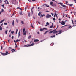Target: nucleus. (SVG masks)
Instances as JSON below:
<instances>
[{
  "label": "nucleus",
  "instance_id": "nucleus-1",
  "mask_svg": "<svg viewBox=\"0 0 76 76\" xmlns=\"http://www.w3.org/2000/svg\"><path fill=\"white\" fill-rule=\"evenodd\" d=\"M53 31V34H57V32H58V34H60L61 33V32H62V30H61L56 31V29H55Z\"/></svg>",
  "mask_w": 76,
  "mask_h": 76
},
{
  "label": "nucleus",
  "instance_id": "nucleus-2",
  "mask_svg": "<svg viewBox=\"0 0 76 76\" xmlns=\"http://www.w3.org/2000/svg\"><path fill=\"white\" fill-rule=\"evenodd\" d=\"M51 15L49 14H47L46 16V18H51Z\"/></svg>",
  "mask_w": 76,
  "mask_h": 76
},
{
  "label": "nucleus",
  "instance_id": "nucleus-3",
  "mask_svg": "<svg viewBox=\"0 0 76 76\" xmlns=\"http://www.w3.org/2000/svg\"><path fill=\"white\" fill-rule=\"evenodd\" d=\"M12 3L14 4H16V0H13L12 1Z\"/></svg>",
  "mask_w": 76,
  "mask_h": 76
},
{
  "label": "nucleus",
  "instance_id": "nucleus-4",
  "mask_svg": "<svg viewBox=\"0 0 76 76\" xmlns=\"http://www.w3.org/2000/svg\"><path fill=\"white\" fill-rule=\"evenodd\" d=\"M1 53L3 56H6V55H7V54H9V53H3L2 52H1Z\"/></svg>",
  "mask_w": 76,
  "mask_h": 76
},
{
  "label": "nucleus",
  "instance_id": "nucleus-5",
  "mask_svg": "<svg viewBox=\"0 0 76 76\" xmlns=\"http://www.w3.org/2000/svg\"><path fill=\"white\" fill-rule=\"evenodd\" d=\"M61 24L62 25H65V24H66V23H65V22H64V21H62V22L61 23Z\"/></svg>",
  "mask_w": 76,
  "mask_h": 76
},
{
  "label": "nucleus",
  "instance_id": "nucleus-6",
  "mask_svg": "<svg viewBox=\"0 0 76 76\" xmlns=\"http://www.w3.org/2000/svg\"><path fill=\"white\" fill-rule=\"evenodd\" d=\"M29 47V45H27L23 46V47Z\"/></svg>",
  "mask_w": 76,
  "mask_h": 76
},
{
  "label": "nucleus",
  "instance_id": "nucleus-7",
  "mask_svg": "<svg viewBox=\"0 0 76 76\" xmlns=\"http://www.w3.org/2000/svg\"><path fill=\"white\" fill-rule=\"evenodd\" d=\"M52 6L53 7H56V4H53L52 5Z\"/></svg>",
  "mask_w": 76,
  "mask_h": 76
},
{
  "label": "nucleus",
  "instance_id": "nucleus-8",
  "mask_svg": "<svg viewBox=\"0 0 76 76\" xmlns=\"http://www.w3.org/2000/svg\"><path fill=\"white\" fill-rule=\"evenodd\" d=\"M39 41V40L36 39L35 40H34V42H38Z\"/></svg>",
  "mask_w": 76,
  "mask_h": 76
},
{
  "label": "nucleus",
  "instance_id": "nucleus-9",
  "mask_svg": "<svg viewBox=\"0 0 76 76\" xmlns=\"http://www.w3.org/2000/svg\"><path fill=\"white\" fill-rule=\"evenodd\" d=\"M5 20L4 19L2 20L0 22V23H2V22H3Z\"/></svg>",
  "mask_w": 76,
  "mask_h": 76
},
{
  "label": "nucleus",
  "instance_id": "nucleus-10",
  "mask_svg": "<svg viewBox=\"0 0 76 76\" xmlns=\"http://www.w3.org/2000/svg\"><path fill=\"white\" fill-rule=\"evenodd\" d=\"M52 25L50 26V28H52L53 27V26H54V25H53V23H52Z\"/></svg>",
  "mask_w": 76,
  "mask_h": 76
},
{
  "label": "nucleus",
  "instance_id": "nucleus-11",
  "mask_svg": "<svg viewBox=\"0 0 76 76\" xmlns=\"http://www.w3.org/2000/svg\"><path fill=\"white\" fill-rule=\"evenodd\" d=\"M41 12H39L38 14V15L39 16H40V15H41Z\"/></svg>",
  "mask_w": 76,
  "mask_h": 76
},
{
  "label": "nucleus",
  "instance_id": "nucleus-12",
  "mask_svg": "<svg viewBox=\"0 0 76 76\" xmlns=\"http://www.w3.org/2000/svg\"><path fill=\"white\" fill-rule=\"evenodd\" d=\"M34 43H32L31 44V45H29V47H31V46H33V45H34Z\"/></svg>",
  "mask_w": 76,
  "mask_h": 76
},
{
  "label": "nucleus",
  "instance_id": "nucleus-13",
  "mask_svg": "<svg viewBox=\"0 0 76 76\" xmlns=\"http://www.w3.org/2000/svg\"><path fill=\"white\" fill-rule=\"evenodd\" d=\"M23 35H26V31H24L23 32Z\"/></svg>",
  "mask_w": 76,
  "mask_h": 76
},
{
  "label": "nucleus",
  "instance_id": "nucleus-14",
  "mask_svg": "<svg viewBox=\"0 0 76 76\" xmlns=\"http://www.w3.org/2000/svg\"><path fill=\"white\" fill-rule=\"evenodd\" d=\"M49 32V31L48 30L47 31H46L45 32V33H44V35H45V34H47V32Z\"/></svg>",
  "mask_w": 76,
  "mask_h": 76
},
{
  "label": "nucleus",
  "instance_id": "nucleus-15",
  "mask_svg": "<svg viewBox=\"0 0 76 76\" xmlns=\"http://www.w3.org/2000/svg\"><path fill=\"white\" fill-rule=\"evenodd\" d=\"M11 51L13 53V52H14V51H15V50L14 49H12L11 50Z\"/></svg>",
  "mask_w": 76,
  "mask_h": 76
},
{
  "label": "nucleus",
  "instance_id": "nucleus-16",
  "mask_svg": "<svg viewBox=\"0 0 76 76\" xmlns=\"http://www.w3.org/2000/svg\"><path fill=\"white\" fill-rule=\"evenodd\" d=\"M56 37V36L55 35H54L53 36H50V38H54V37Z\"/></svg>",
  "mask_w": 76,
  "mask_h": 76
},
{
  "label": "nucleus",
  "instance_id": "nucleus-17",
  "mask_svg": "<svg viewBox=\"0 0 76 76\" xmlns=\"http://www.w3.org/2000/svg\"><path fill=\"white\" fill-rule=\"evenodd\" d=\"M69 26L68 27L69 29H70V28H72V27H73L72 26H72H71L69 25Z\"/></svg>",
  "mask_w": 76,
  "mask_h": 76
},
{
  "label": "nucleus",
  "instance_id": "nucleus-18",
  "mask_svg": "<svg viewBox=\"0 0 76 76\" xmlns=\"http://www.w3.org/2000/svg\"><path fill=\"white\" fill-rule=\"evenodd\" d=\"M28 16H29V17H30L31 16V13L30 12L28 13Z\"/></svg>",
  "mask_w": 76,
  "mask_h": 76
},
{
  "label": "nucleus",
  "instance_id": "nucleus-19",
  "mask_svg": "<svg viewBox=\"0 0 76 76\" xmlns=\"http://www.w3.org/2000/svg\"><path fill=\"white\" fill-rule=\"evenodd\" d=\"M58 4H60V5H63V4L62 3H58Z\"/></svg>",
  "mask_w": 76,
  "mask_h": 76
},
{
  "label": "nucleus",
  "instance_id": "nucleus-20",
  "mask_svg": "<svg viewBox=\"0 0 76 76\" xmlns=\"http://www.w3.org/2000/svg\"><path fill=\"white\" fill-rule=\"evenodd\" d=\"M0 31H2V27L1 26H0Z\"/></svg>",
  "mask_w": 76,
  "mask_h": 76
},
{
  "label": "nucleus",
  "instance_id": "nucleus-21",
  "mask_svg": "<svg viewBox=\"0 0 76 76\" xmlns=\"http://www.w3.org/2000/svg\"><path fill=\"white\" fill-rule=\"evenodd\" d=\"M34 9V7H33L31 9V12L32 15V14H33V11H32V9Z\"/></svg>",
  "mask_w": 76,
  "mask_h": 76
},
{
  "label": "nucleus",
  "instance_id": "nucleus-22",
  "mask_svg": "<svg viewBox=\"0 0 76 76\" xmlns=\"http://www.w3.org/2000/svg\"><path fill=\"white\" fill-rule=\"evenodd\" d=\"M12 24L13 26H14V20L13 21Z\"/></svg>",
  "mask_w": 76,
  "mask_h": 76
},
{
  "label": "nucleus",
  "instance_id": "nucleus-23",
  "mask_svg": "<svg viewBox=\"0 0 76 76\" xmlns=\"http://www.w3.org/2000/svg\"><path fill=\"white\" fill-rule=\"evenodd\" d=\"M40 30V31H42H42H44V29L42 28H41Z\"/></svg>",
  "mask_w": 76,
  "mask_h": 76
},
{
  "label": "nucleus",
  "instance_id": "nucleus-24",
  "mask_svg": "<svg viewBox=\"0 0 76 76\" xmlns=\"http://www.w3.org/2000/svg\"><path fill=\"white\" fill-rule=\"evenodd\" d=\"M7 31H8V30H6L5 31V33L6 34H7Z\"/></svg>",
  "mask_w": 76,
  "mask_h": 76
},
{
  "label": "nucleus",
  "instance_id": "nucleus-25",
  "mask_svg": "<svg viewBox=\"0 0 76 76\" xmlns=\"http://www.w3.org/2000/svg\"><path fill=\"white\" fill-rule=\"evenodd\" d=\"M53 2H50V5H53Z\"/></svg>",
  "mask_w": 76,
  "mask_h": 76
},
{
  "label": "nucleus",
  "instance_id": "nucleus-26",
  "mask_svg": "<svg viewBox=\"0 0 76 76\" xmlns=\"http://www.w3.org/2000/svg\"><path fill=\"white\" fill-rule=\"evenodd\" d=\"M31 38V36L30 35L28 37V39H30Z\"/></svg>",
  "mask_w": 76,
  "mask_h": 76
},
{
  "label": "nucleus",
  "instance_id": "nucleus-27",
  "mask_svg": "<svg viewBox=\"0 0 76 76\" xmlns=\"http://www.w3.org/2000/svg\"><path fill=\"white\" fill-rule=\"evenodd\" d=\"M53 33V31H50V32H49V34H51V33Z\"/></svg>",
  "mask_w": 76,
  "mask_h": 76
},
{
  "label": "nucleus",
  "instance_id": "nucleus-28",
  "mask_svg": "<svg viewBox=\"0 0 76 76\" xmlns=\"http://www.w3.org/2000/svg\"><path fill=\"white\" fill-rule=\"evenodd\" d=\"M16 9H20L21 10H22V9L20 8V7H17L16 8Z\"/></svg>",
  "mask_w": 76,
  "mask_h": 76
},
{
  "label": "nucleus",
  "instance_id": "nucleus-29",
  "mask_svg": "<svg viewBox=\"0 0 76 76\" xmlns=\"http://www.w3.org/2000/svg\"><path fill=\"white\" fill-rule=\"evenodd\" d=\"M18 29H17L16 30V34H17V32H18Z\"/></svg>",
  "mask_w": 76,
  "mask_h": 76
},
{
  "label": "nucleus",
  "instance_id": "nucleus-30",
  "mask_svg": "<svg viewBox=\"0 0 76 76\" xmlns=\"http://www.w3.org/2000/svg\"><path fill=\"white\" fill-rule=\"evenodd\" d=\"M44 29H45V30H48V28H43Z\"/></svg>",
  "mask_w": 76,
  "mask_h": 76
},
{
  "label": "nucleus",
  "instance_id": "nucleus-31",
  "mask_svg": "<svg viewBox=\"0 0 76 76\" xmlns=\"http://www.w3.org/2000/svg\"><path fill=\"white\" fill-rule=\"evenodd\" d=\"M45 16V15H44V14H43V15H42V17H43V16Z\"/></svg>",
  "mask_w": 76,
  "mask_h": 76
},
{
  "label": "nucleus",
  "instance_id": "nucleus-32",
  "mask_svg": "<svg viewBox=\"0 0 76 76\" xmlns=\"http://www.w3.org/2000/svg\"><path fill=\"white\" fill-rule=\"evenodd\" d=\"M18 41H20V40H16V42H18Z\"/></svg>",
  "mask_w": 76,
  "mask_h": 76
},
{
  "label": "nucleus",
  "instance_id": "nucleus-33",
  "mask_svg": "<svg viewBox=\"0 0 76 76\" xmlns=\"http://www.w3.org/2000/svg\"><path fill=\"white\" fill-rule=\"evenodd\" d=\"M21 23L22 24H24V23L23 22V21H21Z\"/></svg>",
  "mask_w": 76,
  "mask_h": 76
},
{
  "label": "nucleus",
  "instance_id": "nucleus-34",
  "mask_svg": "<svg viewBox=\"0 0 76 76\" xmlns=\"http://www.w3.org/2000/svg\"><path fill=\"white\" fill-rule=\"evenodd\" d=\"M6 0V1L7 2V4H9V2L8 1H7V0Z\"/></svg>",
  "mask_w": 76,
  "mask_h": 76
},
{
  "label": "nucleus",
  "instance_id": "nucleus-35",
  "mask_svg": "<svg viewBox=\"0 0 76 76\" xmlns=\"http://www.w3.org/2000/svg\"><path fill=\"white\" fill-rule=\"evenodd\" d=\"M45 6H46V7H50V6H49V5H47V4H45Z\"/></svg>",
  "mask_w": 76,
  "mask_h": 76
},
{
  "label": "nucleus",
  "instance_id": "nucleus-36",
  "mask_svg": "<svg viewBox=\"0 0 76 76\" xmlns=\"http://www.w3.org/2000/svg\"><path fill=\"white\" fill-rule=\"evenodd\" d=\"M11 34H14V31H12L11 32Z\"/></svg>",
  "mask_w": 76,
  "mask_h": 76
},
{
  "label": "nucleus",
  "instance_id": "nucleus-37",
  "mask_svg": "<svg viewBox=\"0 0 76 76\" xmlns=\"http://www.w3.org/2000/svg\"><path fill=\"white\" fill-rule=\"evenodd\" d=\"M46 24H47L48 25H49V23H48V22H47L46 23Z\"/></svg>",
  "mask_w": 76,
  "mask_h": 76
},
{
  "label": "nucleus",
  "instance_id": "nucleus-38",
  "mask_svg": "<svg viewBox=\"0 0 76 76\" xmlns=\"http://www.w3.org/2000/svg\"><path fill=\"white\" fill-rule=\"evenodd\" d=\"M53 20H54V21L56 20V18H53Z\"/></svg>",
  "mask_w": 76,
  "mask_h": 76
},
{
  "label": "nucleus",
  "instance_id": "nucleus-39",
  "mask_svg": "<svg viewBox=\"0 0 76 76\" xmlns=\"http://www.w3.org/2000/svg\"><path fill=\"white\" fill-rule=\"evenodd\" d=\"M25 28H23V32H25Z\"/></svg>",
  "mask_w": 76,
  "mask_h": 76
},
{
  "label": "nucleus",
  "instance_id": "nucleus-40",
  "mask_svg": "<svg viewBox=\"0 0 76 76\" xmlns=\"http://www.w3.org/2000/svg\"><path fill=\"white\" fill-rule=\"evenodd\" d=\"M31 1H33V2H34V1H36L37 0H31Z\"/></svg>",
  "mask_w": 76,
  "mask_h": 76
},
{
  "label": "nucleus",
  "instance_id": "nucleus-41",
  "mask_svg": "<svg viewBox=\"0 0 76 76\" xmlns=\"http://www.w3.org/2000/svg\"><path fill=\"white\" fill-rule=\"evenodd\" d=\"M4 25H7V23H4Z\"/></svg>",
  "mask_w": 76,
  "mask_h": 76
},
{
  "label": "nucleus",
  "instance_id": "nucleus-42",
  "mask_svg": "<svg viewBox=\"0 0 76 76\" xmlns=\"http://www.w3.org/2000/svg\"><path fill=\"white\" fill-rule=\"evenodd\" d=\"M55 15H56V17H58L57 16V14H56V13H55Z\"/></svg>",
  "mask_w": 76,
  "mask_h": 76
},
{
  "label": "nucleus",
  "instance_id": "nucleus-43",
  "mask_svg": "<svg viewBox=\"0 0 76 76\" xmlns=\"http://www.w3.org/2000/svg\"><path fill=\"white\" fill-rule=\"evenodd\" d=\"M1 12H4V10L3 9H2V10H1Z\"/></svg>",
  "mask_w": 76,
  "mask_h": 76
},
{
  "label": "nucleus",
  "instance_id": "nucleus-44",
  "mask_svg": "<svg viewBox=\"0 0 76 76\" xmlns=\"http://www.w3.org/2000/svg\"><path fill=\"white\" fill-rule=\"evenodd\" d=\"M69 6H73V4H70L69 5Z\"/></svg>",
  "mask_w": 76,
  "mask_h": 76
},
{
  "label": "nucleus",
  "instance_id": "nucleus-45",
  "mask_svg": "<svg viewBox=\"0 0 76 76\" xmlns=\"http://www.w3.org/2000/svg\"><path fill=\"white\" fill-rule=\"evenodd\" d=\"M68 3V2H67V1H66V4H67Z\"/></svg>",
  "mask_w": 76,
  "mask_h": 76
},
{
  "label": "nucleus",
  "instance_id": "nucleus-46",
  "mask_svg": "<svg viewBox=\"0 0 76 76\" xmlns=\"http://www.w3.org/2000/svg\"><path fill=\"white\" fill-rule=\"evenodd\" d=\"M62 6L63 7H66L65 5H62Z\"/></svg>",
  "mask_w": 76,
  "mask_h": 76
},
{
  "label": "nucleus",
  "instance_id": "nucleus-47",
  "mask_svg": "<svg viewBox=\"0 0 76 76\" xmlns=\"http://www.w3.org/2000/svg\"><path fill=\"white\" fill-rule=\"evenodd\" d=\"M16 21L17 22H19V20H18V19H16Z\"/></svg>",
  "mask_w": 76,
  "mask_h": 76
},
{
  "label": "nucleus",
  "instance_id": "nucleus-48",
  "mask_svg": "<svg viewBox=\"0 0 76 76\" xmlns=\"http://www.w3.org/2000/svg\"><path fill=\"white\" fill-rule=\"evenodd\" d=\"M26 9H27L26 7H25V11H26Z\"/></svg>",
  "mask_w": 76,
  "mask_h": 76
},
{
  "label": "nucleus",
  "instance_id": "nucleus-49",
  "mask_svg": "<svg viewBox=\"0 0 76 76\" xmlns=\"http://www.w3.org/2000/svg\"><path fill=\"white\" fill-rule=\"evenodd\" d=\"M20 31H19V33H18V35H19V36H20Z\"/></svg>",
  "mask_w": 76,
  "mask_h": 76
},
{
  "label": "nucleus",
  "instance_id": "nucleus-50",
  "mask_svg": "<svg viewBox=\"0 0 76 76\" xmlns=\"http://www.w3.org/2000/svg\"><path fill=\"white\" fill-rule=\"evenodd\" d=\"M14 42H15V43H16L17 42L16 41V40H15L14 41Z\"/></svg>",
  "mask_w": 76,
  "mask_h": 76
},
{
  "label": "nucleus",
  "instance_id": "nucleus-51",
  "mask_svg": "<svg viewBox=\"0 0 76 76\" xmlns=\"http://www.w3.org/2000/svg\"><path fill=\"white\" fill-rule=\"evenodd\" d=\"M14 38V36H12V39H13Z\"/></svg>",
  "mask_w": 76,
  "mask_h": 76
},
{
  "label": "nucleus",
  "instance_id": "nucleus-52",
  "mask_svg": "<svg viewBox=\"0 0 76 76\" xmlns=\"http://www.w3.org/2000/svg\"><path fill=\"white\" fill-rule=\"evenodd\" d=\"M31 27H32V28H34L33 27V25H32V24H31Z\"/></svg>",
  "mask_w": 76,
  "mask_h": 76
},
{
  "label": "nucleus",
  "instance_id": "nucleus-53",
  "mask_svg": "<svg viewBox=\"0 0 76 76\" xmlns=\"http://www.w3.org/2000/svg\"><path fill=\"white\" fill-rule=\"evenodd\" d=\"M22 12H20V15H22L23 14H22Z\"/></svg>",
  "mask_w": 76,
  "mask_h": 76
},
{
  "label": "nucleus",
  "instance_id": "nucleus-54",
  "mask_svg": "<svg viewBox=\"0 0 76 76\" xmlns=\"http://www.w3.org/2000/svg\"><path fill=\"white\" fill-rule=\"evenodd\" d=\"M2 7L4 8V4L2 5Z\"/></svg>",
  "mask_w": 76,
  "mask_h": 76
},
{
  "label": "nucleus",
  "instance_id": "nucleus-55",
  "mask_svg": "<svg viewBox=\"0 0 76 76\" xmlns=\"http://www.w3.org/2000/svg\"><path fill=\"white\" fill-rule=\"evenodd\" d=\"M3 42H4V44H6V42H5L4 41Z\"/></svg>",
  "mask_w": 76,
  "mask_h": 76
},
{
  "label": "nucleus",
  "instance_id": "nucleus-56",
  "mask_svg": "<svg viewBox=\"0 0 76 76\" xmlns=\"http://www.w3.org/2000/svg\"><path fill=\"white\" fill-rule=\"evenodd\" d=\"M1 50H2V49H3V47L2 46H1Z\"/></svg>",
  "mask_w": 76,
  "mask_h": 76
},
{
  "label": "nucleus",
  "instance_id": "nucleus-57",
  "mask_svg": "<svg viewBox=\"0 0 76 76\" xmlns=\"http://www.w3.org/2000/svg\"><path fill=\"white\" fill-rule=\"evenodd\" d=\"M2 12L1 11H0V14L1 15V13Z\"/></svg>",
  "mask_w": 76,
  "mask_h": 76
},
{
  "label": "nucleus",
  "instance_id": "nucleus-58",
  "mask_svg": "<svg viewBox=\"0 0 76 76\" xmlns=\"http://www.w3.org/2000/svg\"><path fill=\"white\" fill-rule=\"evenodd\" d=\"M3 23L1 24V26H3Z\"/></svg>",
  "mask_w": 76,
  "mask_h": 76
},
{
  "label": "nucleus",
  "instance_id": "nucleus-59",
  "mask_svg": "<svg viewBox=\"0 0 76 76\" xmlns=\"http://www.w3.org/2000/svg\"><path fill=\"white\" fill-rule=\"evenodd\" d=\"M33 18L34 19H35V18L34 17H33Z\"/></svg>",
  "mask_w": 76,
  "mask_h": 76
},
{
  "label": "nucleus",
  "instance_id": "nucleus-60",
  "mask_svg": "<svg viewBox=\"0 0 76 76\" xmlns=\"http://www.w3.org/2000/svg\"><path fill=\"white\" fill-rule=\"evenodd\" d=\"M18 47L17 45H16V46L15 47V48H17V47Z\"/></svg>",
  "mask_w": 76,
  "mask_h": 76
},
{
  "label": "nucleus",
  "instance_id": "nucleus-61",
  "mask_svg": "<svg viewBox=\"0 0 76 76\" xmlns=\"http://www.w3.org/2000/svg\"><path fill=\"white\" fill-rule=\"evenodd\" d=\"M56 35H58V34L56 33Z\"/></svg>",
  "mask_w": 76,
  "mask_h": 76
},
{
  "label": "nucleus",
  "instance_id": "nucleus-62",
  "mask_svg": "<svg viewBox=\"0 0 76 76\" xmlns=\"http://www.w3.org/2000/svg\"><path fill=\"white\" fill-rule=\"evenodd\" d=\"M72 23H73V20H72Z\"/></svg>",
  "mask_w": 76,
  "mask_h": 76
},
{
  "label": "nucleus",
  "instance_id": "nucleus-63",
  "mask_svg": "<svg viewBox=\"0 0 76 76\" xmlns=\"http://www.w3.org/2000/svg\"><path fill=\"white\" fill-rule=\"evenodd\" d=\"M10 37H11V34H10L9 36Z\"/></svg>",
  "mask_w": 76,
  "mask_h": 76
},
{
  "label": "nucleus",
  "instance_id": "nucleus-64",
  "mask_svg": "<svg viewBox=\"0 0 76 76\" xmlns=\"http://www.w3.org/2000/svg\"><path fill=\"white\" fill-rule=\"evenodd\" d=\"M75 1V3H76V0H74Z\"/></svg>",
  "mask_w": 76,
  "mask_h": 76
}]
</instances>
